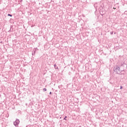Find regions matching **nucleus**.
I'll return each instance as SVG.
<instances>
[{
  "label": "nucleus",
  "mask_w": 127,
  "mask_h": 127,
  "mask_svg": "<svg viewBox=\"0 0 127 127\" xmlns=\"http://www.w3.org/2000/svg\"><path fill=\"white\" fill-rule=\"evenodd\" d=\"M21 1H22V0H21Z\"/></svg>",
  "instance_id": "obj_12"
},
{
  "label": "nucleus",
  "mask_w": 127,
  "mask_h": 127,
  "mask_svg": "<svg viewBox=\"0 0 127 127\" xmlns=\"http://www.w3.org/2000/svg\"><path fill=\"white\" fill-rule=\"evenodd\" d=\"M8 16H10L11 17V16H12V15L10 14H8Z\"/></svg>",
  "instance_id": "obj_6"
},
{
  "label": "nucleus",
  "mask_w": 127,
  "mask_h": 127,
  "mask_svg": "<svg viewBox=\"0 0 127 127\" xmlns=\"http://www.w3.org/2000/svg\"><path fill=\"white\" fill-rule=\"evenodd\" d=\"M67 116H65L64 118V120H65V121H67Z\"/></svg>",
  "instance_id": "obj_5"
},
{
  "label": "nucleus",
  "mask_w": 127,
  "mask_h": 127,
  "mask_svg": "<svg viewBox=\"0 0 127 127\" xmlns=\"http://www.w3.org/2000/svg\"><path fill=\"white\" fill-rule=\"evenodd\" d=\"M19 124V120L16 119V121L14 122V126H15V127H18Z\"/></svg>",
  "instance_id": "obj_2"
},
{
  "label": "nucleus",
  "mask_w": 127,
  "mask_h": 127,
  "mask_svg": "<svg viewBox=\"0 0 127 127\" xmlns=\"http://www.w3.org/2000/svg\"><path fill=\"white\" fill-rule=\"evenodd\" d=\"M32 55H35V51L32 53Z\"/></svg>",
  "instance_id": "obj_7"
},
{
  "label": "nucleus",
  "mask_w": 127,
  "mask_h": 127,
  "mask_svg": "<svg viewBox=\"0 0 127 127\" xmlns=\"http://www.w3.org/2000/svg\"><path fill=\"white\" fill-rule=\"evenodd\" d=\"M113 34H114L113 31L110 32V34L113 35Z\"/></svg>",
  "instance_id": "obj_8"
},
{
  "label": "nucleus",
  "mask_w": 127,
  "mask_h": 127,
  "mask_svg": "<svg viewBox=\"0 0 127 127\" xmlns=\"http://www.w3.org/2000/svg\"><path fill=\"white\" fill-rule=\"evenodd\" d=\"M125 14H127V11H126L125 12Z\"/></svg>",
  "instance_id": "obj_10"
},
{
  "label": "nucleus",
  "mask_w": 127,
  "mask_h": 127,
  "mask_svg": "<svg viewBox=\"0 0 127 127\" xmlns=\"http://www.w3.org/2000/svg\"><path fill=\"white\" fill-rule=\"evenodd\" d=\"M122 89H123V86H120V89L122 90Z\"/></svg>",
  "instance_id": "obj_9"
},
{
  "label": "nucleus",
  "mask_w": 127,
  "mask_h": 127,
  "mask_svg": "<svg viewBox=\"0 0 127 127\" xmlns=\"http://www.w3.org/2000/svg\"><path fill=\"white\" fill-rule=\"evenodd\" d=\"M51 94H52V92H50V95H51Z\"/></svg>",
  "instance_id": "obj_11"
},
{
  "label": "nucleus",
  "mask_w": 127,
  "mask_h": 127,
  "mask_svg": "<svg viewBox=\"0 0 127 127\" xmlns=\"http://www.w3.org/2000/svg\"><path fill=\"white\" fill-rule=\"evenodd\" d=\"M54 67L55 69H58V67L56 65V64H55L54 65Z\"/></svg>",
  "instance_id": "obj_3"
},
{
  "label": "nucleus",
  "mask_w": 127,
  "mask_h": 127,
  "mask_svg": "<svg viewBox=\"0 0 127 127\" xmlns=\"http://www.w3.org/2000/svg\"><path fill=\"white\" fill-rule=\"evenodd\" d=\"M115 72H116L117 74H121V69L120 66H117L114 69Z\"/></svg>",
  "instance_id": "obj_1"
},
{
  "label": "nucleus",
  "mask_w": 127,
  "mask_h": 127,
  "mask_svg": "<svg viewBox=\"0 0 127 127\" xmlns=\"http://www.w3.org/2000/svg\"><path fill=\"white\" fill-rule=\"evenodd\" d=\"M43 92H46V91H47V89H46V88H43Z\"/></svg>",
  "instance_id": "obj_4"
}]
</instances>
